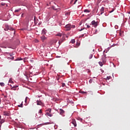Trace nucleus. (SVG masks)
Returning a JSON list of instances; mask_svg holds the SVG:
<instances>
[{
  "label": "nucleus",
  "mask_w": 130,
  "mask_h": 130,
  "mask_svg": "<svg viewBox=\"0 0 130 130\" xmlns=\"http://www.w3.org/2000/svg\"><path fill=\"white\" fill-rule=\"evenodd\" d=\"M5 28H4L5 31H8V30H11L12 31H14V28L13 27H10L9 25L6 24L5 25Z\"/></svg>",
  "instance_id": "f257e3e1"
},
{
  "label": "nucleus",
  "mask_w": 130,
  "mask_h": 130,
  "mask_svg": "<svg viewBox=\"0 0 130 130\" xmlns=\"http://www.w3.org/2000/svg\"><path fill=\"white\" fill-rule=\"evenodd\" d=\"M75 27V25H71V24H67L65 26V28H66L67 31H69L71 29V28H74Z\"/></svg>",
  "instance_id": "f03ea898"
},
{
  "label": "nucleus",
  "mask_w": 130,
  "mask_h": 130,
  "mask_svg": "<svg viewBox=\"0 0 130 130\" xmlns=\"http://www.w3.org/2000/svg\"><path fill=\"white\" fill-rule=\"evenodd\" d=\"M91 24L92 25H93V26L94 27H96V26H98V21H95V20H93L91 22Z\"/></svg>",
  "instance_id": "7ed1b4c3"
},
{
  "label": "nucleus",
  "mask_w": 130,
  "mask_h": 130,
  "mask_svg": "<svg viewBox=\"0 0 130 130\" xmlns=\"http://www.w3.org/2000/svg\"><path fill=\"white\" fill-rule=\"evenodd\" d=\"M37 105H40V106H42V107L44 106V103H43L41 101H39V100L37 101Z\"/></svg>",
  "instance_id": "20e7f679"
},
{
  "label": "nucleus",
  "mask_w": 130,
  "mask_h": 130,
  "mask_svg": "<svg viewBox=\"0 0 130 130\" xmlns=\"http://www.w3.org/2000/svg\"><path fill=\"white\" fill-rule=\"evenodd\" d=\"M41 40H42V41L43 42H44L45 41V40H46L47 39V37H45V35H42V37H40Z\"/></svg>",
  "instance_id": "39448f33"
},
{
  "label": "nucleus",
  "mask_w": 130,
  "mask_h": 130,
  "mask_svg": "<svg viewBox=\"0 0 130 130\" xmlns=\"http://www.w3.org/2000/svg\"><path fill=\"white\" fill-rule=\"evenodd\" d=\"M71 123H72L75 127L77 126L76 121L75 119H72Z\"/></svg>",
  "instance_id": "423d86ee"
},
{
  "label": "nucleus",
  "mask_w": 130,
  "mask_h": 130,
  "mask_svg": "<svg viewBox=\"0 0 130 130\" xmlns=\"http://www.w3.org/2000/svg\"><path fill=\"white\" fill-rule=\"evenodd\" d=\"M104 11H105V8L104 7H102L100 10V12H101L100 15L103 14V13H104Z\"/></svg>",
  "instance_id": "0eeeda50"
},
{
  "label": "nucleus",
  "mask_w": 130,
  "mask_h": 130,
  "mask_svg": "<svg viewBox=\"0 0 130 130\" xmlns=\"http://www.w3.org/2000/svg\"><path fill=\"white\" fill-rule=\"evenodd\" d=\"M64 114V111L62 109H59V114L62 115Z\"/></svg>",
  "instance_id": "6e6552de"
},
{
  "label": "nucleus",
  "mask_w": 130,
  "mask_h": 130,
  "mask_svg": "<svg viewBox=\"0 0 130 130\" xmlns=\"http://www.w3.org/2000/svg\"><path fill=\"white\" fill-rule=\"evenodd\" d=\"M46 33H47V30L45 29V28H44L42 30V35H46Z\"/></svg>",
  "instance_id": "1a4fd4ad"
},
{
  "label": "nucleus",
  "mask_w": 130,
  "mask_h": 130,
  "mask_svg": "<svg viewBox=\"0 0 130 130\" xmlns=\"http://www.w3.org/2000/svg\"><path fill=\"white\" fill-rule=\"evenodd\" d=\"M18 86H14L13 87L11 88L12 90H16L17 89V87H18Z\"/></svg>",
  "instance_id": "9d476101"
},
{
  "label": "nucleus",
  "mask_w": 130,
  "mask_h": 130,
  "mask_svg": "<svg viewBox=\"0 0 130 130\" xmlns=\"http://www.w3.org/2000/svg\"><path fill=\"white\" fill-rule=\"evenodd\" d=\"M63 42V40L61 39H60V40H59V42H58V47H59L60 46V45H61L62 43Z\"/></svg>",
  "instance_id": "9b49d317"
},
{
  "label": "nucleus",
  "mask_w": 130,
  "mask_h": 130,
  "mask_svg": "<svg viewBox=\"0 0 130 130\" xmlns=\"http://www.w3.org/2000/svg\"><path fill=\"white\" fill-rule=\"evenodd\" d=\"M46 115H48V116L52 117V115L51 114V112H47Z\"/></svg>",
  "instance_id": "f8f14e48"
},
{
  "label": "nucleus",
  "mask_w": 130,
  "mask_h": 130,
  "mask_svg": "<svg viewBox=\"0 0 130 130\" xmlns=\"http://www.w3.org/2000/svg\"><path fill=\"white\" fill-rule=\"evenodd\" d=\"M4 115H7V116H9V115H10V113L7 112H4Z\"/></svg>",
  "instance_id": "ddd939ff"
},
{
  "label": "nucleus",
  "mask_w": 130,
  "mask_h": 130,
  "mask_svg": "<svg viewBox=\"0 0 130 130\" xmlns=\"http://www.w3.org/2000/svg\"><path fill=\"white\" fill-rule=\"evenodd\" d=\"M62 34H61V33H57V34L56 35V36L61 37H62Z\"/></svg>",
  "instance_id": "4468645a"
},
{
  "label": "nucleus",
  "mask_w": 130,
  "mask_h": 130,
  "mask_svg": "<svg viewBox=\"0 0 130 130\" xmlns=\"http://www.w3.org/2000/svg\"><path fill=\"white\" fill-rule=\"evenodd\" d=\"M99 63L100 66L102 67L104 65V62L100 61V62H99Z\"/></svg>",
  "instance_id": "2eb2a0df"
},
{
  "label": "nucleus",
  "mask_w": 130,
  "mask_h": 130,
  "mask_svg": "<svg viewBox=\"0 0 130 130\" xmlns=\"http://www.w3.org/2000/svg\"><path fill=\"white\" fill-rule=\"evenodd\" d=\"M20 10H21V8L16 9L15 11V13L19 12H20Z\"/></svg>",
  "instance_id": "dca6fc26"
},
{
  "label": "nucleus",
  "mask_w": 130,
  "mask_h": 130,
  "mask_svg": "<svg viewBox=\"0 0 130 130\" xmlns=\"http://www.w3.org/2000/svg\"><path fill=\"white\" fill-rule=\"evenodd\" d=\"M84 12H85V13H89L90 11L88 10V9H85L84 11Z\"/></svg>",
  "instance_id": "f3484780"
},
{
  "label": "nucleus",
  "mask_w": 130,
  "mask_h": 130,
  "mask_svg": "<svg viewBox=\"0 0 130 130\" xmlns=\"http://www.w3.org/2000/svg\"><path fill=\"white\" fill-rule=\"evenodd\" d=\"M79 92L81 94H86V92L85 91H80Z\"/></svg>",
  "instance_id": "a211bd4d"
},
{
  "label": "nucleus",
  "mask_w": 130,
  "mask_h": 130,
  "mask_svg": "<svg viewBox=\"0 0 130 130\" xmlns=\"http://www.w3.org/2000/svg\"><path fill=\"white\" fill-rule=\"evenodd\" d=\"M5 121V119H2L0 121V123L3 124Z\"/></svg>",
  "instance_id": "6ab92c4d"
},
{
  "label": "nucleus",
  "mask_w": 130,
  "mask_h": 130,
  "mask_svg": "<svg viewBox=\"0 0 130 130\" xmlns=\"http://www.w3.org/2000/svg\"><path fill=\"white\" fill-rule=\"evenodd\" d=\"M65 15H66V16L70 15V12H66V13H65Z\"/></svg>",
  "instance_id": "aec40b11"
},
{
  "label": "nucleus",
  "mask_w": 130,
  "mask_h": 130,
  "mask_svg": "<svg viewBox=\"0 0 130 130\" xmlns=\"http://www.w3.org/2000/svg\"><path fill=\"white\" fill-rule=\"evenodd\" d=\"M0 85L2 86V87H4L5 84L4 83H0Z\"/></svg>",
  "instance_id": "412c9836"
},
{
  "label": "nucleus",
  "mask_w": 130,
  "mask_h": 130,
  "mask_svg": "<svg viewBox=\"0 0 130 130\" xmlns=\"http://www.w3.org/2000/svg\"><path fill=\"white\" fill-rule=\"evenodd\" d=\"M75 42V40L74 39L71 40V43L74 44Z\"/></svg>",
  "instance_id": "4be33fe9"
},
{
  "label": "nucleus",
  "mask_w": 130,
  "mask_h": 130,
  "mask_svg": "<svg viewBox=\"0 0 130 130\" xmlns=\"http://www.w3.org/2000/svg\"><path fill=\"white\" fill-rule=\"evenodd\" d=\"M65 39H66L65 36H63V37L61 38V39L63 40V42L64 41Z\"/></svg>",
  "instance_id": "5701e85b"
},
{
  "label": "nucleus",
  "mask_w": 130,
  "mask_h": 130,
  "mask_svg": "<svg viewBox=\"0 0 130 130\" xmlns=\"http://www.w3.org/2000/svg\"><path fill=\"white\" fill-rule=\"evenodd\" d=\"M65 39H66L65 36H63V37L61 38V39L63 40V42L64 41Z\"/></svg>",
  "instance_id": "b1692460"
},
{
  "label": "nucleus",
  "mask_w": 130,
  "mask_h": 130,
  "mask_svg": "<svg viewBox=\"0 0 130 130\" xmlns=\"http://www.w3.org/2000/svg\"><path fill=\"white\" fill-rule=\"evenodd\" d=\"M9 83H14V82L12 81V79H9Z\"/></svg>",
  "instance_id": "393cba45"
},
{
  "label": "nucleus",
  "mask_w": 130,
  "mask_h": 130,
  "mask_svg": "<svg viewBox=\"0 0 130 130\" xmlns=\"http://www.w3.org/2000/svg\"><path fill=\"white\" fill-rule=\"evenodd\" d=\"M111 76H108V77H107V78H106V80H109L110 79H111Z\"/></svg>",
  "instance_id": "a878e982"
},
{
  "label": "nucleus",
  "mask_w": 130,
  "mask_h": 130,
  "mask_svg": "<svg viewBox=\"0 0 130 130\" xmlns=\"http://www.w3.org/2000/svg\"><path fill=\"white\" fill-rule=\"evenodd\" d=\"M18 107L22 108L23 107V102L20 105H18Z\"/></svg>",
  "instance_id": "bb28decb"
},
{
  "label": "nucleus",
  "mask_w": 130,
  "mask_h": 130,
  "mask_svg": "<svg viewBox=\"0 0 130 130\" xmlns=\"http://www.w3.org/2000/svg\"><path fill=\"white\" fill-rule=\"evenodd\" d=\"M1 5L2 6H5V5H6V3L2 2V3H1Z\"/></svg>",
  "instance_id": "cd10ccee"
},
{
  "label": "nucleus",
  "mask_w": 130,
  "mask_h": 130,
  "mask_svg": "<svg viewBox=\"0 0 130 130\" xmlns=\"http://www.w3.org/2000/svg\"><path fill=\"white\" fill-rule=\"evenodd\" d=\"M47 111H48L49 113H51V109H48Z\"/></svg>",
  "instance_id": "c85d7f7f"
},
{
  "label": "nucleus",
  "mask_w": 130,
  "mask_h": 130,
  "mask_svg": "<svg viewBox=\"0 0 130 130\" xmlns=\"http://www.w3.org/2000/svg\"><path fill=\"white\" fill-rule=\"evenodd\" d=\"M61 84H62V87H64L66 86L65 83H62Z\"/></svg>",
  "instance_id": "c756f323"
},
{
  "label": "nucleus",
  "mask_w": 130,
  "mask_h": 130,
  "mask_svg": "<svg viewBox=\"0 0 130 130\" xmlns=\"http://www.w3.org/2000/svg\"><path fill=\"white\" fill-rule=\"evenodd\" d=\"M1 47H2V48H7V47L5 46H1Z\"/></svg>",
  "instance_id": "7c9ffc66"
},
{
  "label": "nucleus",
  "mask_w": 130,
  "mask_h": 130,
  "mask_svg": "<svg viewBox=\"0 0 130 130\" xmlns=\"http://www.w3.org/2000/svg\"><path fill=\"white\" fill-rule=\"evenodd\" d=\"M42 109H41L40 111H39V114H42Z\"/></svg>",
  "instance_id": "2f4dec72"
},
{
  "label": "nucleus",
  "mask_w": 130,
  "mask_h": 130,
  "mask_svg": "<svg viewBox=\"0 0 130 130\" xmlns=\"http://www.w3.org/2000/svg\"><path fill=\"white\" fill-rule=\"evenodd\" d=\"M77 1L78 0H75L74 5H75V4L76 3V2H77Z\"/></svg>",
  "instance_id": "473e14b6"
},
{
  "label": "nucleus",
  "mask_w": 130,
  "mask_h": 130,
  "mask_svg": "<svg viewBox=\"0 0 130 130\" xmlns=\"http://www.w3.org/2000/svg\"><path fill=\"white\" fill-rule=\"evenodd\" d=\"M76 46H80L79 43H77Z\"/></svg>",
  "instance_id": "72a5a7b5"
},
{
  "label": "nucleus",
  "mask_w": 130,
  "mask_h": 130,
  "mask_svg": "<svg viewBox=\"0 0 130 130\" xmlns=\"http://www.w3.org/2000/svg\"><path fill=\"white\" fill-rule=\"evenodd\" d=\"M22 58H17V60H22Z\"/></svg>",
  "instance_id": "f704fd0d"
},
{
  "label": "nucleus",
  "mask_w": 130,
  "mask_h": 130,
  "mask_svg": "<svg viewBox=\"0 0 130 130\" xmlns=\"http://www.w3.org/2000/svg\"><path fill=\"white\" fill-rule=\"evenodd\" d=\"M52 8H53V9L56 10V9H55V8H54V6H53Z\"/></svg>",
  "instance_id": "c9c22d12"
},
{
  "label": "nucleus",
  "mask_w": 130,
  "mask_h": 130,
  "mask_svg": "<svg viewBox=\"0 0 130 130\" xmlns=\"http://www.w3.org/2000/svg\"><path fill=\"white\" fill-rule=\"evenodd\" d=\"M113 12H114V9H113V10L111 11H109V13H112Z\"/></svg>",
  "instance_id": "e433bc0d"
},
{
  "label": "nucleus",
  "mask_w": 130,
  "mask_h": 130,
  "mask_svg": "<svg viewBox=\"0 0 130 130\" xmlns=\"http://www.w3.org/2000/svg\"><path fill=\"white\" fill-rule=\"evenodd\" d=\"M113 12H114V9H113V10L111 11H109V13H112Z\"/></svg>",
  "instance_id": "4c0bfd02"
},
{
  "label": "nucleus",
  "mask_w": 130,
  "mask_h": 130,
  "mask_svg": "<svg viewBox=\"0 0 130 130\" xmlns=\"http://www.w3.org/2000/svg\"><path fill=\"white\" fill-rule=\"evenodd\" d=\"M24 13H22V15H21V17H24Z\"/></svg>",
  "instance_id": "58836bf2"
},
{
  "label": "nucleus",
  "mask_w": 130,
  "mask_h": 130,
  "mask_svg": "<svg viewBox=\"0 0 130 130\" xmlns=\"http://www.w3.org/2000/svg\"><path fill=\"white\" fill-rule=\"evenodd\" d=\"M27 98H25V103H26V102H27Z\"/></svg>",
  "instance_id": "ea45409f"
},
{
  "label": "nucleus",
  "mask_w": 130,
  "mask_h": 130,
  "mask_svg": "<svg viewBox=\"0 0 130 130\" xmlns=\"http://www.w3.org/2000/svg\"><path fill=\"white\" fill-rule=\"evenodd\" d=\"M87 27L88 28H90V25H87Z\"/></svg>",
  "instance_id": "a19ab883"
},
{
  "label": "nucleus",
  "mask_w": 130,
  "mask_h": 130,
  "mask_svg": "<svg viewBox=\"0 0 130 130\" xmlns=\"http://www.w3.org/2000/svg\"><path fill=\"white\" fill-rule=\"evenodd\" d=\"M81 121H82V118H80V119H79Z\"/></svg>",
  "instance_id": "79ce46f5"
},
{
  "label": "nucleus",
  "mask_w": 130,
  "mask_h": 130,
  "mask_svg": "<svg viewBox=\"0 0 130 130\" xmlns=\"http://www.w3.org/2000/svg\"><path fill=\"white\" fill-rule=\"evenodd\" d=\"M5 6H6V7H8V4H5Z\"/></svg>",
  "instance_id": "37998d69"
},
{
  "label": "nucleus",
  "mask_w": 130,
  "mask_h": 130,
  "mask_svg": "<svg viewBox=\"0 0 130 130\" xmlns=\"http://www.w3.org/2000/svg\"><path fill=\"white\" fill-rule=\"evenodd\" d=\"M128 22L130 23V17H129V18L128 19Z\"/></svg>",
  "instance_id": "c03bdc74"
},
{
  "label": "nucleus",
  "mask_w": 130,
  "mask_h": 130,
  "mask_svg": "<svg viewBox=\"0 0 130 130\" xmlns=\"http://www.w3.org/2000/svg\"><path fill=\"white\" fill-rule=\"evenodd\" d=\"M56 42H57V40H56L55 43H56Z\"/></svg>",
  "instance_id": "a18cd8bd"
},
{
  "label": "nucleus",
  "mask_w": 130,
  "mask_h": 130,
  "mask_svg": "<svg viewBox=\"0 0 130 130\" xmlns=\"http://www.w3.org/2000/svg\"><path fill=\"white\" fill-rule=\"evenodd\" d=\"M90 72H91V71H90V70L88 71V73H90Z\"/></svg>",
  "instance_id": "49530a36"
},
{
  "label": "nucleus",
  "mask_w": 130,
  "mask_h": 130,
  "mask_svg": "<svg viewBox=\"0 0 130 130\" xmlns=\"http://www.w3.org/2000/svg\"><path fill=\"white\" fill-rule=\"evenodd\" d=\"M1 119V116H0V120Z\"/></svg>",
  "instance_id": "de8ad7c7"
},
{
  "label": "nucleus",
  "mask_w": 130,
  "mask_h": 130,
  "mask_svg": "<svg viewBox=\"0 0 130 130\" xmlns=\"http://www.w3.org/2000/svg\"><path fill=\"white\" fill-rule=\"evenodd\" d=\"M128 14H130V11H129V12H128Z\"/></svg>",
  "instance_id": "09e8293b"
},
{
  "label": "nucleus",
  "mask_w": 130,
  "mask_h": 130,
  "mask_svg": "<svg viewBox=\"0 0 130 130\" xmlns=\"http://www.w3.org/2000/svg\"><path fill=\"white\" fill-rule=\"evenodd\" d=\"M35 18H36V16H35Z\"/></svg>",
  "instance_id": "8fccbe9b"
},
{
  "label": "nucleus",
  "mask_w": 130,
  "mask_h": 130,
  "mask_svg": "<svg viewBox=\"0 0 130 130\" xmlns=\"http://www.w3.org/2000/svg\"><path fill=\"white\" fill-rule=\"evenodd\" d=\"M82 30H83V29H81L80 31H82Z\"/></svg>",
  "instance_id": "3c124183"
},
{
  "label": "nucleus",
  "mask_w": 130,
  "mask_h": 130,
  "mask_svg": "<svg viewBox=\"0 0 130 130\" xmlns=\"http://www.w3.org/2000/svg\"><path fill=\"white\" fill-rule=\"evenodd\" d=\"M92 58V56L90 57V59Z\"/></svg>",
  "instance_id": "603ef678"
},
{
  "label": "nucleus",
  "mask_w": 130,
  "mask_h": 130,
  "mask_svg": "<svg viewBox=\"0 0 130 130\" xmlns=\"http://www.w3.org/2000/svg\"><path fill=\"white\" fill-rule=\"evenodd\" d=\"M59 130H62V129H59Z\"/></svg>",
  "instance_id": "864d4df0"
}]
</instances>
